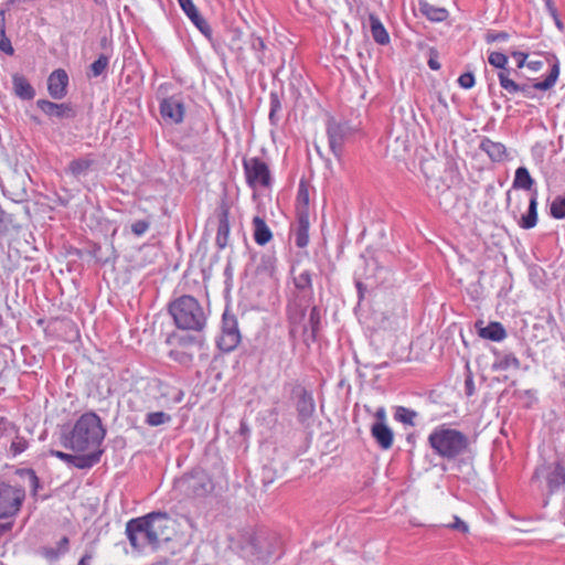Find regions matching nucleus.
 Segmentation results:
<instances>
[{
    "instance_id": "nucleus-21",
    "label": "nucleus",
    "mask_w": 565,
    "mask_h": 565,
    "mask_svg": "<svg viewBox=\"0 0 565 565\" xmlns=\"http://www.w3.org/2000/svg\"><path fill=\"white\" fill-rule=\"evenodd\" d=\"M520 360L513 353L494 352L493 371L519 370Z\"/></svg>"
},
{
    "instance_id": "nucleus-9",
    "label": "nucleus",
    "mask_w": 565,
    "mask_h": 565,
    "mask_svg": "<svg viewBox=\"0 0 565 565\" xmlns=\"http://www.w3.org/2000/svg\"><path fill=\"white\" fill-rule=\"evenodd\" d=\"M310 307V298L306 296H299L289 302L287 308L288 320L290 323V333L301 331L302 333L308 332L306 323L307 309Z\"/></svg>"
},
{
    "instance_id": "nucleus-8",
    "label": "nucleus",
    "mask_w": 565,
    "mask_h": 565,
    "mask_svg": "<svg viewBox=\"0 0 565 565\" xmlns=\"http://www.w3.org/2000/svg\"><path fill=\"white\" fill-rule=\"evenodd\" d=\"M179 486L186 495L193 498L205 497L213 489L212 481L204 471L186 475L179 481Z\"/></svg>"
},
{
    "instance_id": "nucleus-40",
    "label": "nucleus",
    "mask_w": 565,
    "mask_h": 565,
    "mask_svg": "<svg viewBox=\"0 0 565 565\" xmlns=\"http://www.w3.org/2000/svg\"><path fill=\"white\" fill-rule=\"evenodd\" d=\"M19 433L18 426L7 417L0 416V438L11 437Z\"/></svg>"
},
{
    "instance_id": "nucleus-34",
    "label": "nucleus",
    "mask_w": 565,
    "mask_h": 565,
    "mask_svg": "<svg viewBox=\"0 0 565 565\" xmlns=\"http://www.w3.org/2000/svg\"><path fill=\"white\" fill-rule=\"evenodd\" d=\"M511 70L508 71H499L498 73V79L500 83V86L511 95L516 94V89L519 84L511 78Z\"/></svg>"
},
{
    "instance_id": "nucleus-47",
    "label": "nucleus",
    "mask_w": 565,
    "mask_h": 565,
    "mask_svg": "<svg viewBox=\"0 0 565 565\" xmlns=\"http://www.w3.org/2000/svg\"><path fill=\"white\" fill-rule=\"evenodd\" d=\"M11 223V216L0 207V236H3L9 232Z\"/></svg>"
},
{
    "instance_id": "nucleus-26",
    "label": "nucleus",
    "mask_w": 565,
    "mask_h": 565,
    "mask_svg": "<svg viewBox=\"0 0 565 565\" xmlns=\"http://www.w3.org/2000/svg\"><path fill=\"white\" fill-rule=\"evenodd\" d=\"M537 224V193L531 195L526 214L522 215L519 225L524 230L533 228Z\"/></svg>"
},
{
    "instance_id": "nucleus-27",
    "label": "nucleus",
    "mask_w": 565,
    "mask_h": 565,
    "mask_svg": "<svg viewBox=\"0 0 565 565\" xmlns=\"http://www.w3.org/2000/svg\"><path fill=\"white\" fill-rule=\"evenodd\" d=\"M253 226L255 242L260 246L266 245L273 237L271 231L266 222L262 217L255 216L253 218Z\"/></svg>"
},
{
    "instance_id": "nucleus-37",
    "label": "nucleus",
    "mask_w": 565,
    "mask_h": 565,
    "mask_svg": "<svg viewBox=\"0 0 565 565\" xmlns=\"http://www.w3.org/2000/svg\"><path fill=\"white\" fill-rule=\"evenodd\" d=\"M12 437L13 439L11 441L9 452L12 457H17L28 449L29 443L24 437L20 436L18 433Z\"/></svg>"
},
{
    "instance_id": "nucleus-14",
    "label": "nucleus",
    "mask_w": 565,
    "mask_h": 565,
    "mask_svg": "<svg viewBox=\"0 0 565 565\" xmlns=\"http://www.w3.org/2000/svg\"><path fill=\"white\" fill-rule=\"evenodd\" d=\"M68 75L62 70H55L47 78V90L52 98L62 99L67 94Z\"/></svg>"
},
{
    "instance_id": "nucleus-46",
    "label": "nucleus",
    "mask_w": 565,
    "mask_h": 565,
    "mask_svg": "<svg viewBox=\"0 0 565 565\" xmlns=\"http://www.w3.org/2000/svg\"><path fill=\"white\" fill-rule=\"evenodd\" d=\"M458 84L463 89L472 88L476 84L475 75L471 72L461 74L458 78Z\"/></svg>"
},
{
    "instance_id": "nucleus-6",
    "label": "nucleus",
    "mask_w": 565,
    "mask_h": 565,
    "mask_svg": "<svg viewBox=\"0 0 565 565\" xmlns=\"http://www.w3.org/2000/svg\"><path fill=\"white\" fill-rule=\"evenodd\" d=\"M244 173L249 188L257 190L268 188L271 184V174L269 167L260 158L253 157L244 159Z\"/></svg>"
},
{
    "instance_id": "nucleus-50",
    "label": "nucleus",
    "mask_w": 565,
    "mask_h": 565,
    "mask_svg": "<svg viewBox=\"0 0 565 565\" xmlns=\"http://www.w3.org/2000/svg\"><path fill=\"white\" fill-rule=\"evenodd\" d=\"M190 20L203 34L207 35L211 32L209 23L201 17L199 12L196 13V18H191Z\"/></svg>"
},
{
    "instance_id": "nucleus-52",
    "label": "nucleus",
    "mask_w": 565,
    "mask_h": 565,
    "mask_svg": "<svg viewBox=\"0 0 565 565\" xmlns=\"http://www.w3.org/2000/svg\"><path fill=\"white\" fill-rule=\"evenodd\" d=\"M509 39V34L507 32H492L487 34V42H499L507 41Z\"/></svg>"
},
{
    "instance_id": "nucleus-18",
    "label": "nucleus",
    "mask_w": 565,
    "mask_h": 565,
    "mask_svg": "<svg viewBox=\"0 0 565 565\" xmlns=\"http://www.w3.org/2000/svg\"><path fill=\"white\" fill-rule=\"evenodd\" d=\"M482 321L476 322L478 334L491 341H502L507 337V332L500 322H490L487 327L482 326Z\"/></svg>"
},
{
    "instance_id": "nucleus-30",
    "label": "nucleus",
    "mask_w": 565,
    "mask_h": 565,
    "mask_svg": "<svg viewBox=\"0 0 565 565\" xmlns=\"http://www.w3.org/2000/svg\"><path fill=\"white\" fill-rule=\"evenodd\" d=\"M534 184L533 178L530 175L529 170L525 167H519L515 170L513 180L514 189L531 190Z\"/></svg>"
},
{
    "instance_id": "nucleus-13",
    "label": "nucleus",
    "mask_w": 565,
    "mask_h": 565,
    "mask_svg": "<svg viewBox=\"0 0 565 565\" xmlns=\"http://www.w3.org/2000/svg\"><path fill=\"white\" fill-rule=\"evenodd\" d=\"M160 114L170 124H181L184 118L185 107L180 98L175 96L167 97L160 103Z\"/></svg>"
},
{
    "instance_id": "nucleus-42",
    "label": "nucleus",
    "mask_w": 565,
    "mask_h": 565,
    "mask_svg": "<svg viewBox=\"0 0 565 565\" xmlns=\"http://www.w3.org/2000/svg\"><path fill=\"white\" fill-rule=\"evenodd\" d=\"M109 60L106 55H100L95 62L90 65V72L94 77L102 75L107 68Z\"/></svg>"
},
{
    "instance_id": "nucleus-44",
    "label": "nucleus",
    "mask_w": 565,
    "mask_h": 565,
    "mask_svg": "<svg viewBox=\"0 0 565 565\" xmlns=\"http://www.w3.org/2000/svg\"><path fill=\"white\" fill-rule=\"evenodd\" d=\"M28 479L29 487L31 488L33 494H36L38 489L40 488V480L33 469H25L22 471Z\"/></svg>"
},
{
    "instance_id": "nucleus-51",
    "label": "nucleus",
    "mask_w": 565,
    "mask_h": 565,
    "mask_svg": "<svg viewBox=\"0 0 565 565\" xmlns=\"http://www.w3.org/2000/svg\"><path fill=\"white\" fill-rule=\"evenodd\" d=\"M448 526L462 533H467L469 531L468 524L458 516H455L454 523L448 524Z\"/></svg>"
},
{
    "instance_id": "nucleus-58",
    "label": "nucleus",
    "mask_w": 565,
    "mask_h": 565,
    "mask_svg": "<svg viewBox=\"0 0 565 565\" xmlns=\"http://www.w3.org/2000/svg\"><path fill=\"white\" fill-rule=\"evenodd\" d=\"M526 65L531 71L536 72V71L541 70L543 63L541 61H531Z\"/></svg>"
},
{
    "instance_id": "nucleus-35",
    "label": "nucleus",
    "mask_w": 565,
    "mask_h": 565,
    "mask_svg": "<svg viewBox=\"0 0 565 565\" xmlns=\"http://www.w3.org/2000/svg\"><path fill=\"white\" fill-rule=\"evenodd\" d=\"M551 215L556 220L565 218V194L557 195L550 206Z\"/></svg>"
},
{
    "instance_id": "nucleus-22",
    "label": "nucleus",
    "mask_w": 565,
    "mask_h": 565,
    "mask_svg": "<svg viewBox=\"0 0 565 565\" xmlns=\"http://www.w3.org/2000/svg\"><path fill=\"white\" fill-rule=\"evenodd\" d=\"M241 341L239 332L236 328L228 329L227 323L222 331V334L217 341L218 348L222 351L230 352L234 350Z\"/></svg>"
},
{
    "instance_id": "nucleus-55",
    "label": "nucleus",
    "mask_w": 565,
    "mask_h": 565,
    "mask_svg": "<svg viewBox=\"0 0 565 565\" xmlns=\"http://www.w3.org/2000/svg\"><path fill=\"white\" fill-rule=\"evenodd\" d=\"M545 1V7H546V10L547 12L550 13V15L553 18V19H556V15H557V10H556V7L553 2V0H544Z\"/></svg>"
},
{
    "instance_id": "nucleus-29",
    "label": "nucleus",
    "mask_w": 565,
    "mask_h": 565,
    "mask_svg": "<svg viewBox=\"0 0 565 565\" xmlns=\"http://www.w3.org/2000/svg\"><path fill=\"white\" fill-rule=\"evenodd\" d=\"M419 10L427 19L435 22L444 21L448 15L446 9L435 7L427 1L419 2Z\"/></svg>"
},
{
    "instance_id": "nucleus-45",
    "label": "nucleus",
    "mask_w": 565,
    "mask_h": 565,
    "mask_svg": "<svg viewBox=\"0 0 565 565\" xmlns=\"http://www.w3.org/2000/svg\"><path fill=\"white\" fill-rule=\"evenodd\" d=\"M178 2L189 19L196 18L199 11L192 0H178Z\"/></svg>"
},
{
    "instance_id": "nucleus-53",
    "label": "nucleus",
    "mask_w": 565,
    "mask_h": 565,
    "mask_svg": "<svg viewBox=\"0 0 565 565\" xmlns=\"http://www.w3.org/2000/svg\"><path fill=\"white\" fill-rule=\"evenodd\" d=\"M512 56L516 60V66L518 68H522L525 65L527 54L523 52H512Z\"/></svg>"
},
{
    "instance_id": "nucleus-36",
    "label": "nucleus",
    "mask_w": 565,
    "mask_h": 565,
    "mask_svg": "<svg viewBox=\"0 0 565 565\" xmlns=\"http://www.w3.org/2000/svg\"><path fill=\"white\" fill-rule=\"evenodd\" d=\"M416 416L417 413L415 411L404 406H398L395 412L396 420L411 426L415 425L414 419L416 418Z\"/></svg>"
},
{
    "instance_id": "nucleus-16",
    "label": "nucleus",
    "mask_w": 565,
    "mask_h": 565,
    "mask_svg": "<svg viewBox=\"0 0 565 565\" xmlns=\"http://www.w3.org/2000/svg\"><path fill=\"white\" fill-rule=\"evenodd\" d=\"M479 147L493 162H502L508 158L507 147L502 142L493 141L490 138L484 137L482 138Z\"/></svg>"
},
{
    "instance_id": "nucleus-49",
    "label": "nucleus",
    "mask_w": 565,
    "mask_h": 565,
    "mask_svg": "<svg viewBox=\"0 0 565 565\" xmlns=\"http://www.w3.org/2000/svg\"><path fill=\"white\" fill-rule=\"evenodd\" d=\"M190 20L203 34L207 35L211 32L209 23L201 17L199 12L196 13V18H191Z\"/></svg>"
},
{
    "instance_id": "nucleus-32",
    "label": "nucleus",
    "mask_w": 565,
    "mask_h": 565,
    "mask_svg": "<svg viewBox=\"0 0 565 565\" xmlns=\"http://www.w3.org/2000/svg\"><path fill=\"white\" fill-rule=\"evenodd\" d=\"M547 484L552 491L565 484V469L561 463H556L553 471L548 475Z\"/></svg>"
},
{
    "instance_id": "nucleus-20",
    "label": "nucleus",
    "mask_w": 565,
    "mask_h": 565,
    "mask_svg": "<svg viewBox=\"0 0 565 565\" xmlns=\"http://www.w3.org/2000/svg\"><path fill=\"white\" fill-rule=\"evenodd\" d=\"M372 436L376 443L383 448L388 449L393 445V431L382 422H376L371 428Z\"/></svg>"
},
{
    "instance_id": "nucleus-41",
    "label": "nucleus",
    "mask_w": 565,
    "mask_h": 565,
    "mask_svg": "<svg viewBox=\"0 0 565 565\" xmlns=\"http://www.w3.org/2000/svg\"><path fill=\"white\" fill-rule=\"evenodd\" d=\"M489 63L499 68L500 71H508L507 64H508V57L505 54L500 52H491L488 56Z\"/></svg>"
},
{
    "instance_id": "nucleus-3",
    "label": "nucleus",
    "mask_w": 565,
    "mask_h": 565,
    "mask_svg": "<svg viewBox=\"0 0 565 565\" xmlns=\"http://www.w3.org/2000/svg\"><path fill=\"white\" fill-rule=\"evenodd\" d=\"M169 312L181 330L202 331L207 321V312L193 296H181L169 305Z\"/></svg>"
},
{
    "instance_id": "nucleus-12",
    "label": "nucleus",
    "mask_w": 565,
    "mask_h": 565,
    "mask_svg": "<svg viewBox=\"0 0 565 565\" xmlns=\"http://www.w3.org/2000/svg\"><path fill=\"white\" fill-rule=\"evenodd\" d=\"M51 455L75 468L88 469L99 462L102 451H94L85 455H72L60 450H51Z\"/></svg>"
},
{
    "instance_id": "nucleus-19",
    "label": "nucleus",
    "mask_w": 565,
    "mask_h": 565,
    "mask_svg": "<svg viewBox=\"0 0 565 565\" xmlns=\"http://www.w3.org/2000/svg\"><path fill=\"white\" fill-rule=\"evenodd\" d=\"M316 405L313 397L307 391H302L297 402L298 417L301 423L310 419L315 413Z\"/></svg>"
},
{
    "instance_id": "nucleus-23",
    "label": "nucleus",
    "mask_w": 565,
    "mask_h": 565,
    "mask_svg": "<svg viewBox=\"0 0 565 565\" xmlns=\"http://www.w3.org/2000/svg\"><path fill=\"white\" fill-rule=\"evenodd\" d=\"M369 22L373 40L380 45L388 44L390 35L381 20L375 14H370Z\"/></svg>"
},
{
    "instance_id": "nucleus-25",
    "label": "nucleus",
    "mask_w": 565,
    "mask_h": 565,
    "mask_svg": "<svg viewBox=\"0 0 565 565\" xmlns=\"http://www.w3.org/2000/svg\"><path fill=\"white\" fill-rule=\"evenodd\" d=\"M13 89L17 96L22 99H32L35 96V90L28 82V79L20 74H14L12 76Z\"/></svg>"
},
{
    "instance_id": "nucleus-33",
    "label": "nucleus",
    "mask_w": 565,
    "mask_h": 565,
    "mask_svg": "<svg viewBox=\"0 0 565 565\" xmlns=\"http://www.w3.org/2000/svg\"><path fill=\"white\" fill-rule=\"evenodd\" d=\"M0 50L8 55L14 54L11 41L6 34V10H0Z\"/></svg>"
},
{
    "instance_id": "nucleus-56",
    "label": "nucleus",
    "mask_w": 565,
    "mask_h": 565,
    "mask_svg": "<svg viewBox=\"0 0 565 565\" xmlns=\"http://www.w3.org/2000/svg\"><path fill=\"white\" fill-rule=\"evenodd\" d=\"M57 545V551H60L62 554L66 553L68 550V539L66 536L62 537Z\"/></svg>"
},
{
    "instance_id": "nucleus-11",
    "label": "nucleus",
    "mask_w": 565,
    "mask_h": 565,
    "mask_svg": "<svg viewBox=\"0 0 565 565\" xmlns=\"http://www.w3.org/2000/svg\"><path fill=\"white\" fill-rule=\"evenodd\" d=\"M559 61L556 57H553V61L551 63V70L546 78L542 82H535L533 85L529 84H519L516 94H522L525 98H534L535 94L534 90H548L553 88L558 79L559 76Z\"/></svg>"
},
{
    "instance_id": "nucleus-5",
    "label": "nucleus",
    "mask_w": 565,
    "mask_h": 565,
    "mask_svg": "<svg viewBox=\"0 0 565 565\" xmlns=\"http://www.w3.org/2000/svg\"><path fill=\"white\" fill-rule=\"evenodd\" d=\"M264 540L256 535L252 529H243L231 537V548L241 553L245 558L266 559L271 555L270 551H263Z\"/></svg>"
},
{
    "instance_id": "nucleus-2",
    "label": "nucleus",
    "mask_w": 565,
    "mask_h": 565,
    "mask_svg": "<svg viewBox=\"0 0 565 565\" xmlns=\"http://www.w3.org/2000/svg\"><path fill=\"white\" fill-rule=\"evenodd\" d=\"M106 436L102 419L95 413L83 414L75 423L73 429L65 436L63 445L76 452L102 451L100 445Z\"/></svg>"
},
{
    "instance_id": "nucleus-38",
    "label": "nucleus",
    "mask_w": 565,
    "mask_h": 565,
    "mask_svg": "<svg viewBox=\"0 0 565 565\" xmlns=\"http://www.w3.org/2000/svg\"><path fill=\"white\" fill-rule=\"evenodd\" d=\"M171 420V416L164 412H152L147 414L146 424L152 427L163 425Z\"/></svg>"
},
{
    "instance_id": "nucleus-7",
    "label": "nucleus",
    "mask_w": 565,
    "mask_h": 565,
    "mask_svg": "<svg viewBox=\"0 0 565 565\" xmlns=\"http://www.w3.org/2000/svg\"><path fill=\"white\" fill-rule=\"evenodd\" d=\"M24 498L25 491L23 488L0 482V519L17 514Z\"/></svg>"
},
{
    "instance_id": "nucleus-57",
    "label": "nucleus",
    "mask_w": 565,
    "mask_h": 565,
    "mask_svg": "<svg viewBox=\"0 0 565 565\" xmlns=\"http://www.w3.org/2000/svg\"><path fill=\"white\" fill-rule=\"evenodd\" d=\"M428 66L434 70V71H438L440 68V63L438 62L437 60V56H430L429 60H428Z\"/></svg>"
},
{
    "instance_id": "nucleus-59",
    "label": "nucleus",
    "mask_w": 565,
    "mask_h": 565,
    "mask_svg": "<svg viewBox=\"0 0 565 565\" xmlns=\"http://www.w3.org/2000/svg\"><path fill=\"white\" fill-rule=\"evenodd\" d=\"M280 107L279 105V102L278 100H273L271 102V109H270V114H269V119L273 120L274 119V116H275V113L276 110Z\"/></svg>"
},
{
    "instance_id": "nucleus-48",
    "label": "nucleus",
    "mask_w": 565,
    "mask_h": 565,
    "mask_svg": "<svg viewBox=\"0 0 565 565\" xmlns=\"http://www.w3.org/2000/svg\"><path fill=\"white\" fill-rule=\"evenodd\" d=\"M149 227L150 223L148 221L139 220L131 224V232L136 236H141L149 230Z\"/></svg>"
},
{
    "instance_id": "nucleus-63",
    "label": "nucleus",
    "mask_w": 565,
    "mask_h": 565,
    "mask_svg": "<svg viewBox=\"0 0 565 565\" xmlns=\"http://www.w3.org/2000/svg\"><path fill=\"white\" fill-rule=\"evenodd\" d=\"M555 21V24L556 26L562 30L563 29V23L561 22L559 18H558V14L556 15V19H553Z\"/></svg>"
},
{
    "instance_id": "nucleus-61",
    "label": "nucleus",
    "mask_w": 565,
    "mask_h": 565,
    "mask_svg": "<svg viewBox=\"0 0 565 565\" xmlns=\"http://www.w3.org/2000/svg\"><path fill=\"white\" fill-rule=\"evenodd\" d=\"M466 390L468 395H472L473 393V381L471 377L467 379L466 381Z\"/></svg>"
},
{
    "instance_id": "nucleus-4",
    "label": "nucleus",
    "mask_w": 565,
    "mask_h": 565,
    "mask_svg": "<svg viewBox=\"0 0 565 565\" xmlns=\"http://www.w3.org/2000/svg\"><path fill=\"white\" fill-rule=\"evenodd\" d=\"M428 444L438 456L445 459H455L468 448V437L445 425L436 427L428 436Z\"/></svg>"
},
{
    "instance_id": "nucleus-54",
    "label": "nucleus",
    "mask_w": 565,
    "mask_h": 565,
    "mask_svg": "<svg viewBox=\"0 0 565 565\" xmlns=\"http://www.w3.org/2000/svg\"><path fill=\"white\" fill-rule=\"evenodd\" d=\"M43 555L49 559H56L63 554L55 548L49 547L43 550Z\"/></svg>"
},
{
    "instance_id": "nucleus-28",
    "label": "nucleus",
    "mask_w": 565,
    "mask_h": 565,
    "mask_svg": "<svg viewBox=\"0 0 565 565\" xmlns=\"http://www.w3.org/2000/svg\"><path fill=\"white\" fill-rule=\"evenodd\" d=\"M94 163L95 161L90 157L77 158L70 162L67 172L75 178H79L86 175Z\"/></svg>"
},
{
    "instance_id": "nucleus-31",
    "label": "nucleus",
    "mask_w": 565,
    "mask_h": 565,
    "mask_svg": "<svg viewBox=\"0 0 565 565\" xmlns=\"http://www.w3.org/2000/svg\"><path fill=\"white\" fill-rule=\"evenodd\" d=\"M296 288L303 292L302 296L311 298L312 294V280L309 270H303L294 277Z\"/></svg>"
},
{
    "instance_id": "nucleus-1",
    "label": "nucleus",
    "mask_w": 565,
    "mask_h": 565,
    "mask_svg": "<svg viewBox=\"0 0 565 565\" xmlns=\"http://www.w3.org/2000/svg\"><path fill=\"white\" fill-rule=\"evenodd\" d=\"M173 520L166 512H151L131 519L126 524V535L131 547L139 553L156 552L170 541Z\"/></svg>"
},
{
    "instance_id": "nucleus-64",
    "label": "nucleus",
    "mask_w": 565,
    "mask_h": 565,
    "mask_svg": "<svg viewBox=\"0 0 565 565\" xmlns=\"http://www.w3.org/2000/svg\"><path fill=\"white\" fill-rule=\"evenodd\" d=\"M95 3L97 4H103L104 3V0H93Z\"/></svg>"
},
{
    "instance_id": "nucleus-60",
    "label": "nucleus",
    "mask_w": 565,
    "mask_h": 565,
    "mask_svg": "<svg viewBox=\"0 0 565 565\" xmlns=\"http://www.w3.org/2000/svg\"><path fill=\"white\" fill-rule=\"evenodd\" d=\"M90 559H92V555L86 553L85 555H83L81 557L77 565H90Z\"/></svg>"
},
{
    "instance_id": "nucleus-10",
    "label": "nucleus",
    "mask_w": 565,
    "mask_h": 565,
    "mask_svg": "<svg viewBox=\"0 0 565 565\" xmlns=\"http://www.w3.org/2000/svg\"><path fill=\"white\" fill-rule=\"evenodd\" d=\"M351 132L352 129L347 122H337L334 120L328 122L329 148L338 159L341 158L343 145Z\"/></svg>"
},
{
    "instance_id": "nucleus-17",
    "label": "nucleus",
    "mask_w": 565,
    "mask_h": 565,
    "mask_svg": "<svg viewBox=\"0 0 565 565\" xmlns=\"http://www.w3.org/2000/svg\"><path fill=\"white\" fill-rule=\"evenodd\" d=\"M309 212L306 209L299 210L295 243L300 248L306 247L309 243Z\"/></svg>"
},
{
    "instance_id": "nucleus-24",
    "label": "nucleus",
    "mask_w": 565,
    "mask_h": 565,
    "mask_svg": "<svg viewBox=\"0 0 565 565\" xmlns=\"http://www.w3.org/2000/svg\"><path fill=\"white\" fill-rule=\"evenodd\" d=\"M230 237V221L228 212L224 210L218 217L217 233L215 243L220 249H224L227 246Z\"/></svg>"
},
{
    "instance_id": "nucleus-15",
    "label": "nucleus",
    "mask_w": 565,
    "mask_h": 565,
    "mask_svg": "<svg viewBox=\"0 0 565 565\" xmlns=\"http://www.w3.org/2000/svg\"><path fill=\"white\" fill-rule=\"evenodd\" d=\"M36 106L39 109H41V111H43L49 117L63 119L73 118L75 116L72 106L66 103L56 104L47 99H38Z\"/></svg>"
},
{
    "instance_id": "nucleus-39",
    "label": "nucleus",
    "mask_w": 565,
    "mask_h": 565,
    "mask_svg": "<svg viewBox=\"0 0 565 565\" xmlns=\"http://www.w3.org/2000/svg\"><path fill=\"white\" fill-rule=\"evenodd\" d=\"M306 323L308 327V331L311 332V338L315 339L320 324V311L317 307H311L309 319L308 321L306 320Z\"/></svg>"
},
{
    "instance_id": "nucleus-43",
    "label": "nucleus",
    "mask_w": 565,
    "mask_h": 565,
    "mask_svg": "<svg viewBox=\"0 0 565 565\" xmlns=\"http://www.w3.org/2000/svg\"><path fill=\"white\" fill-rule=\"evenodd\" d=\"M297 202V214L299 213V210L306 209L308 211L309 193L302 183L300 184L298 190Z\"/></svg>"
},
{
    "instance_id": "nucleus-62",
    "label": "nucleus",
    "mask_w": 565,
    "mask_h": 565,
    "mask_svg": "<svg viewBox=\"0 0 565 565\" xmlns=\"http://www.w3.org/2000/svg\"><path fill=\"white\" fill-rule=\"evenodd\" d=\"M376 417L380 419V422L384 423V419H385V409H384V408H380V409H377V412H376Z\"/></svg>"
}]
</instances>
